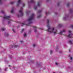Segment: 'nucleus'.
<instances>
[{"label": "nucleus", "mask_w": 73, "mask_h": 73, "mask_svg": "<svg viewBox=\"0 0 73 73\" xmlns=\"http://www.w3.org/2000/svg\"><path fill=\"white\" fill-rule=\"evenodd\" d=\"M45 13H46V15H48V14H49V13H46V12Z\"/></svg>", "instance_id": "21"}, {"label": "nucleus", "mask_w": 73, "mask_h": 73, "mask_svg": "<svg viewBox=\"0 0 73 73\" xmlns=\"http://www.w3.org/2000/svg\"><path fill=\"white\" fill-rule=\"evenodd\" d=\"M24 37H27V34H26V33H24Z\"/></svg>", "instance_id": "12"}, {"label": "nucleus", "mask_w": 73, "mask_h": 73, "mask_svg": "<svg viewBox=\"0 0 73 73\" xmlns=\"http://www.w3.org/2000/svg\"><path fill=\"white\" fill-rule=\"evenodd\" d=\"M40 1H38V4H37V6L38 7H40L41 6V4H40Z\"/></svg>", "instance_id": "8"}, {"label": "nucleus", "mask_w": 73, "mask_h": 73, "mask_svg": "<svg viewBox=\"0 0 73 73\" xmlns=\"http://www.w3.org/2000/svg\"><path fill=\"white\" fill-rule=\"evenodd\" d=\"M59 27H61V25H59Z\"/></svg>", "instance_id": "36"}, {"label": "nucleus", "mask_w": 73, "mask_h": 73, "mask_svg": "<svg viewBox=\"0 0 73 73\" xmlns=\"http://www.w3.org/2000/svg\"><path fill=\"white\" fill-rule=\"evenodd\" d=\"M65 30H63L62 31H61L60 33H59L60 35H62V33H63V32H65Z\"/></svg>", "instance_id": "6"}, {"label": "nucleus", "mask_w": 73, "mask_h": 73, "mask_svg": "<svg viewBox=\"0 0 73 73\" xmlns=\"http://www.w3.org/2000/svg\"><path fill=\"white\" fill-rule=\"evenodd\" d=\"M69 52H70V50H69Z\"/></svg>", "instance_id": "37"}, {"label": "nucleus", "mask_w": 73, "mask_h": 73, "mask_svg": "<svg viewBox=\"0 0 73 73\" xmlns=\"http://www.w3.org/2000/svg\"><path fill=\"white\" fill-rule=\"evenodd\" d=\"M2 1V0H0V4H1Z\"/></svg>", "instance_id": "25"}, {"label": "nucleus", "mask_w": 73, "mask_h": 73, "mask_svg": "<svg viewBox=\"0 0 73 73\" xmlns=\"http://www.w3.org/2000/svg\"><path fill=\"white\" fill-rule=\"evenodd\" d=\"M49 20H48L47 25V27L48 28V29L47 30V31L49 32L50 33H54V35L56 34V33H57V30L53 28H51L50 27L49 25Z\"/></svg>", "instance_id": "1"}, {"label": "nucleus", "mask_w": 73, "mask_h": 73, "mask_svg": "<svg viewBox=\"0 0 73 73\" xmlns=\"http://www.w3.org/2000/svg\"><path fill=\"white\" fill-rule=\"evenodd\" d=\"M63 19H64V20H66V18L65 17H64Z\"/></svg>", "instance_id": "29"}, {"label": "nucleus", "mask_w": 73, "mask_h": 73, "mask_svg": "<svg viewBox=\"0 0 73 73\" xmlns=\"http://www.w3.org/2000/svg\"><path fill=\"white\" fill-rule=\"evenodd\" d=\"M25 30V29H23L22 30V32H24V30Z\"/></svg>", "instance_id": "15"}, {"label": "nucleus", "mask_w": 73, "mask_h": 73, "mask_svg": "<svg viewBox=\"0 0 73 73\" xmlns=\"http://www.w3.org/2000/svg\"><path fill=\"white\" fill-rule=\"evenodd\" d=\"M13 3H14V2H11V4H13Z\"/></svg>", "instance_id": "18"}, {"label": "nucleus", "mask_w": 73, "mask_h": 73, "mask_svg": "<svg viewBox=\"0 0 73 73\" xmlns=\"http://www.w3.org/2000/svg\"><path fill=\"white\" fill-rule=\"evenodd\" d=\"M1 13H4V11H1Z\"/></svg>", "instance_id": "26"}, {"label": "nucleus", "mask_w": 73, "mask_h": 73, "mask_svg": "<svg viewBox=\"0 0 73 73\" xmlns=\"http://www.w3.org/2000/svg\"><path fill=\"white\" fill-rule=\"evenodd\" d=\"M31 3H35V2L34 1V0H31Z\"/></svg>", "instance_id": "10"}, {"label": "nucleus", "mask_w": 73, "mask_h": 73, "mask_svg": "<svg viewBox=\"0 0 73 73\" xmlns=\"http://www.w3.org/2000/svg\"><path fill=\"white\" fill-rule=\"evenodd\" d=\"M4 29H2V31H4Z\"/></svg>", "instance_id": "28"}, {"label": "nucleus", "mask_w": 73, "mask_h": 73, "mask_svg": "<svg viewBox=\"0 0 73 73\" xmlns=\"http://www.w3.org/2000/svg\"><path fill=\"white\" fill-rule=\"evenodd\" d=\"M10 17H11L10 16L7 17L6 16H5L3 17V19H7V20H9V21H8V24H9V23H10V22L12 21L11 19H9Z\"/></svg>", "instance_id": "3"}, {"label": "nucleus", "mask_w": 73, "mask_h": 73, "mask_svg": "<svg viewBox=\"0 0 73 73\" xmlns=\"http://www.w3.org/2000/svg\"><path fill=\"white\" fill-rule=\"evenodd\" d=\"M68 33H70V34L68 35V37H70V38H72V36L73 35V34L71 33H72V31L70 30H69L68 31Z\"/></svg>", "instance_id": "4"}, {"label": "nucleus", "mask_w": 73, "mask_h": 73, "mask_svg": "<svg viewBox=\"0 0 73 73\" xmlns=\"http://www.w3.org/2000/svg\"><path fill=\"white\" fill-rule=\"evenodd\" d=\"M35 15L34 13H32L31 16L29 17V18L27 19V21L29 22V24H32V21L33 20L34 17H35Z\"/></svg>", "instance_id": "2"}, {"label": "nucleus", "mask_w": 73, "mask_h": 73, "mask_svg": "<svg viewBox=\"0 0 73 73\" xmlns=\"http://www.w3.org/2000/svg\"><path fill=\"white\" fill-rule=\"evenodd\" d=\"M69 6V4H67V6Z\"/></svg>", "instance_id": "39"}, {"label": "nucleus", "mask_w": 73, "mask_h": 73, "mask_svg": "<svg viewBox=\"0 0 73 73\" xmlns=\"http://www.w3.org/2000/svg\"><path fill=\"white\" fill-rule=\"evenodd\" d=\"M14 8H12V10L11 11V13H13L14 12Z\"/></svg>", "instance_id": "7"}, {"label": "nucleus", "mask_w": 73, "mask_h": 73, "mask_svg": "<svg viewBox=\"0 0 73 73\" xmlns=\"http://www.w3.org/2000/svg\"><path fill=\"white\" fill-rule=\"evenodd\" d=\"M17 6H18V5H17Z\"/></svg>", "instance_id": "43"}, {"label": "nucleus", "mask_w": 73, "mask_h": 73, "mask_svg": "<svg viewBox=\"0 0 73 73\" xmlns=\"http://www.w3.org/2000/svg\"><path fill=\"white\" fill-rule=\"evenodd\" d=\"M14 47H16V48H17V46L15 45V46H14Z\"/></svg>", "instance_id": "35"}, {"label": "nucleus", "mask_w": 73, "mask_h": 73, "mask_svg": "<svg viewBox=\"0 0 73 73\" xmlns=\"http://www.w3.org/2000/svg\"><path fill=\"white\" fill-rule=\"evenodd\" d=\"M21 0H18V4H19L21 3Z\"/></svg>", "instance_id": "9"}, {"label": "nucleus", "mask_w": 73, "mask_h": 73, "mask_svg": "<svg viewBox=\"0 0 73 73\" xmlns=\"http://www.w3.org/2000/svg\"><path fill=\"white\" fill-rule=\"evenodd\" d=\"M35 45H36V44H34L33 45V47H35Z\"/></svg>", "instance_id": "30"}, {"label": "nucleus", "mask_w": 73, "mask_h": 73, "mask_svg": "<svg viewBox=\"0 0 73 73\" xmlns=\"http://www.w3.org/2000/svg\"><path fill=\"white\" fill-rule=\"evenodd\" d=\"M68 42L69 43H70V44H72V42L70 40Z\"/></svg>", "instance_id": "13"}, {"label": "nucleus", "mask_w": 73, "mask_h": 73, "mask_svg": "<svg viewBox=\"0 0 73 73\" xmlns=\"http://www.w3.org/2000/svg\"><path fill=\"white\" fill-rule=\"evenodd\" d=\"M13 32H14V33L15 32V30H14V29H13Z\"/></svg>", "instance_id": "24"}, {"label": "nucleus", "mask_w": 73, "mask_h": 73, "mask_svg": "<svg viewBox=\"0 0 73 73\" xmlns=\"http://www.w3.org/2000/svg\"><path fill=\"white\" fill-rule=\"evenodd\" d=\"M34 31H35V32H37V30H34Z\"/></svg>", "instance_id": "33"}, {"label": "nucleus", "mask_w": 73, "mask_h": 73, "mask_svg": "<svg viewBox=\"0 0 73 73\" xmlns=\"http://www.w3.org/2000/svg\"><path fill=\"white\" fill-rule=\"evenodd\" d=\"M70 60H72V57H71L70 58Z\"/></svg>", "instance_id": "32"}, {"label": "nucleus", "mask_w": 73, "mask_h": 73, "mask_svg": "<svg viewBox=\"0 0 73 73\" xmlns=\"http://www.w3.org/2000/svg\"><path fill=\"white\" fill-rule=\"evenodd\" d=\"M21 43H22V42H23V41L22 40H21Z\"/></svg>", "instance_id": "34"}, {"label": "nucleus", "mask_w": 73, "mask_h": 73, "mask_svg": "<svg viewBox=\"0 0 73 73\" xmlns=\"http://www.w3.org/2000/svg\"><path fill=\"white\" fill-rule=\"evenodd\" d=\"M34 9L36 10V9H37V7L36 6H35Z\"/></svg>", "instance_id": "16"}, {"label": "nucleus", "mask_w": 73, "mask_h": 73, "mask_svg": "<svg viewBox=\"0 0 73 73\" xmlns=\"http://www.w3.org/2000/svg\"><path fill=\"white\" fill-rule=\"evenodd\" d=\"M34 28L35 29H36V28H37V27L36 26H34Z\"/></svg>", "instance_id": "27"}, {"label": "nucleus", "mask_w": 73, "mask_h": 73, "mask_svg": "<svg viewBox=\"0 0 73 73\" xmlns=\"http://www.w3.org/2000/svg\"><path fill=\"white\" fill-rule=\"evenodd\" d=\"M22 25H27V26H28L29 25L28 24H25V23H22Z\"/></svg>", "instance_id": "11"}, {"label": "nucleus", "mask_w": 73, "mask_h": 73, "mask_svg": "<svg viewBox=\"0 0 73 73\" xmlns=\"http://www.w3.org/2000/svg\"><path fill=\"white\" fill-rule=\"evenodd\" d=\"M18 16L19 17H20V16H19V15H18Z\"/></svg>", "instance_id": "38"}, {"label": "nucleus", "mask_w": 73, "mask_h": 73, "mask_svg": "<svg viewBox=\"0 0 73 73\" xmlns=\"http://www.w3.org/2000/svg\"><path fill=\"white\" fill-rule=\"evenodd\" d=\"M41 15H40L39 16H38V18H40V17H41Z\"/></svg>", "instance_id": "17"}, {"label": "nucleus", "mask_w": 73, "mask_h": 73, "mask_svg": "<svg viewBox=\"0 0 73 73\" xmlns=\"http://www.w3.org/2000/svg\"><path fill=\"white\" fill-rule=\"evenodd\" d=\"M23 8L21 7L20 10L19 11V12H20V13H21V15L22 16H23L24 15V13H23Z\"/></svg>", "instance_id": "5"}, {"label": "nucleus", "mask_w": 73, "mask_h": 73, "mask_svg": "<svg viewBox=\"0 0 73 73\" xmlns=\"http://www.w3.org/2000/svg\"><path fill=\"white\" fill-rule=\"evenodd\" d=\"M50 54H52V53L53 52V51H52V50H50Z\"/></svg>", "instance_id": "19"}, {"label": "nucleus", "mask_w": 73, "mask_h": 73, "mask_svg": "<svg viewBox=\"0 0 73 73\" xmlns=\"http://www.w3.org/2000/svg\"><path fill=\"white\" fill-rule=\"evenodd\" d=\"M69 57H70V55H69Z\"/></svg>", "instance_id": "40"}, {"label": "nucleus", "mask_w": 73, "mask_h": 73, "mask_svg": "<svg viewBox=\"0 0 73 73\" xmlns=\"http://www.w3.org/2000/svg\"><path fill=\"white\" fill-rule=\"evenodd\" d=\"M25 6V4L23 3V7H24V6Z\"/></svg>", "instance_id": "20"}, {"label": "nucleus", "mask_w": 73, "mask_h": 73, "mask_svg": "<svg viewBox=\"0 0 73 73\" xmlns=\"http://www.w3.org/2000/svg\"><path fill=\"white\" fill-rule=\"evenodd\" d=\"M7 35H8V34H7Z\"/></svg>", "instance_id": "42"}, {"label": "nucleus", "mask_w": 73, "mask_h": 73, "mask_svg": "<svg viewBox=\"0 0 73 73\" xmlns=\"http://www.w3.org/2000/svg\"><path fill=\"white\" fill-rule=\"evenodd\" d=\"M55 64L56 65H58V63H55Z\"/></svg>", "instance_id": "31"}, {"label": "nucleus", "mask_w": 73, "mask_h": 73, "mask_svg": "<svg viewBox=\"0 0 73 73\" xmlns=\"http://www.w3.org/2000/svg\"><path fill=\"white\" fill-rule=\"evenodd\" d=\"M41 11H42L41 10H39L38 11V13L39 12H41Z\"/></svg>", "instance_id": "23"}, {"label": "nucleus", "mask_w": 73, "mask_h": 73, "mask_svg": "<svg viewBox=\"0 0 73 73\" xmlns=\"http://www.w3.org/2000/svg\"><path fill=\"white\" fill-rule=\"evenodd\" d=\"M70 27H72V28L73 29V25H70Z\"/></svg>", "instance_id": "22"}, {"label": "nucleus", "mask_w": 73, "mask_h": 73, "mask_svg": "<svg viewBox=\"0 0 73 73\" xmlns=\"http://www.w3.org/2000/svg\"><path fill=\"white\" fill-rule=\"evenodd\" d=\"M9 66H11L9 65Z\"/></svg>", "instance_id": "41"}, {"label": "nucleus", "mask_w": 73, "mask_h": 73, "mask_svg": "<svg viewBox=\"0 0 73 73\" xmlns=\"http://www.w3.org/2000/svg\"><path fill=\"white\" fill-rule=\"evenodd\" d=\"M29 12H30V11H27L26 12V14L27 15H28V13H29Z\"/></svg>", "instance_id": "14"}]
</instances>
